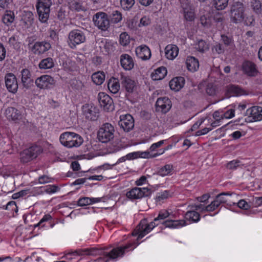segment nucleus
<instances>
[{
	"instance_id": "7ed1b4c3",
	"label": "nucleus",
	"mask_w": 262,
	"mask_h": 262,
	"mask_svg": "<svg viewBox=\"0 0 262 262\" xmlns=\"http://www.w3.org/2000/svg\"><path fill=\"white\" fill-rule=\"evenodd\" d=\"M231 195L229 192H222L215 197V199L210 204L207 205L204 209L208 211H213L217 208L221 204H226L227 206L234 205L235 203L231 200Z\"/></svg>"
},
{
	"instance_id": "cd10ccee",
	"label": "nucleus",
	"mask_w": 262,
	"mask_h": 262,
	"mask_svg": "<svg viewBox=\"0 0 262 262\" xmlns=\"http://www.w3.org/2000/svg\"><path fill=\"white\" fill-rule=\"evenodd\" d=\"M186 64L188 70L193 72L197 71L199 67L198 60L192 56L187 58Z\"/></svg>"
},
{
	"instance_id": "864d4df0",
	"label": "nucleus",
	"mask_w": 262,
	"mask_h": 262,
	"mask_svg": "<svg viewBox=\"0 0 262 262\" xmlns=\"http://www.w3.org/2000/svg\"><path fill=\"white\" fill-rule=\"evenodd\" d=\"M206 92L208 95L214 96L216 93V86L211 83H209L207 85Z\"/></svg>"
},
{
	"instance_id": "20e7f679",
	"label": "nucleus",
	"mask_w": 262,
	"mask_h": 262,
	"mask_svg": "<svg viewBox=\"0 0 262 262\" xmlns=\"http://www.w3.org/2000/svg\"><path fill=\"white\" fill-rule=\"evenodd\" d=\"M245 8L243 3L234 2L230 7V20L234 24L242 23L245 18Z\"/></svg>"
},
{
	"instance_id": "4468645a",
	"label": "nucleus",
	"mask_w": 262,
	"mask_h": 262,
	"mask_svg": "<svg viewBox=\"0 0 262 262\" xmlns=\"http://www.w3.org/2000/svg\"><path fill=\"white\" fill-rule=\"evenodd\" d=\"M98 100L101 107L104 111L110 112L114 110V105L113 99L107 94L100 92L98 95Z\"/></svg>"
},
{
	"instance_id": "a19ab883",
	"label": "nucleus",
	"mask_w": 262,
	"mask_h": 262,
	"mask_svg": "<svg viewBox=\"0 0 262 262\" xmlns=\"http://www.w3.org/2000/svg\"><path fill=\"white\" fill-rule=\"evenodd\" d=\"M173 166L170 164H166L161 167L158 171L157 174L159 176L164 177L169 174L172 170Z\"/></svg>"
},
{
	"instance_id": "393cba45",
	"label": "nucleus",
	"mask_w": 262,
	"mask_h": 262,
	"mask_svg": "<svg viewBox=\"0 0 262 262\" xmlns=\"http://www.w3.org/2000/svg\"><path fill=\"white\" fill-rule=\"evenodd\" d=\"M184 82V78L182 77L173 78L169 82V87L172 90L178 91L183 87Z\"/></svg>"
},
{
	"instance_id": "f8f14e48",
	"label": "nucleus",
	"mask_w": 262,
	"mask_h": 262,
	"mask_svg": "<svg viewBox=\"0 0 262 262\" xmlns=\"http://www.w3.org/2000/svg\"><path fill=\"white\" fill-rule=\"evenodd\" d=\"M56 81L50 75H43L38 77L35 81L36 86L40 89H50L53 88Z\"/></svg>"
},
{
	"instance_id": "e433bc0d",
	"label": "nucleus",
	"mask_w": 262,
	"mask_h": 262,
	"mask_svg": "<svg viewBox=\"0 0 262 262\" xmlns=\"http://www.w3.org/2000/svg\"><path fill=\"white\" fill-rule=\"evenodd\" d=\"M139 230H140V232L138 236L137 241L139 239H141L146 234L150 232L152 229L148 227V225L145 223V221H143L141 222L139 225Z\"/></svg>"
},
{
	"instance_id": "a211bd4d",
	"label": "nucleus",
	"mask_w": 262,
	"mask_h": 262,
	"mask_svg": "<svg viewBox=\"0 0 262 262\" xmlns=\"http://www.w3.org/2000/svg\"><path fill=\"white\" fill-rule=\"evenodd\" d=\"M21 82L23 88L29 89L33 84V80L31 77L30 71L27 69H24L21 71Z\"/></svg>"
},
{
	"instance_id": "2eb2a0df",
	"label": "nucleus",
	"mask_w": 262,
	"mask_h": 262,
	"mask_svg": "<svg viewBox=\"0 0 262 262\" xmlns=\"http://www.w3.org/2000/svg\"><path fill=\"white\" fill-rule=\"evenodd\" d=\"M5 81L7 89L9 92L15 94L17 92L18 84L16 76L12 73L6 74Z\"/></svg>"
},
{
	"instance_id": "0eeeda50",
	"label": "nucleus",
	"mask_w": 262,
	"mask_h": 262,
	"mask_svg": "<svg viewBox=\"0 0 262 262\" xmlns=\"http://www.w3.org/2000/svg\"><path fill=\"white\" fill-rule=\"evenodd\" d=\"M41 151L42 149L40 146H32L20 152V161L24 163H28L36 158Z\"/></svg>"
},
{
	"instance_id": "1a4fd4ad",
	"label": "nucleus",
	"mask_w": 262,
	"mask_h": 262,
	"mask_svg": "<svg viewBox=\"0 0 262 262\" xmlns=\"http://www.w3.org/2000/svg\"><path fill=\"white\" fill-rule=\"evenodd\" d=\"M152 191L147 187H134L127 192L126 195L130 200L141 199L143 197H147L150 195Z\"/></svg>"
},
{
	"instance_id": "e2e57ef3",
	"label": "nucleus",
	"mask_w": 262,
	"mask_h": 262,
	"mask_svg": "<svg viewBox=\"0 0 262 262\" xmlns=\"http://www.w3.org/2000/svg\"><path fill=\"white\" fill-rule=\"evenodd\" d=\"M169 195V192L167 190H165L163 192H161L158 193L157 195V199L159 200H162L168 198Z\"/></svg>"
},
{
	"instance_id": "412c9836",
	"label": "nucleus",
	"mask_w": 262,
	"mask_h": 262,
	"mask_svg": "<svg viewBox=\"0 0 262 262\" xmlns=\"http://www.w3.org/2000/svg\"><path fill=\"white\" fill-rule=\"evenodd\" d=\"M161 154L156 153L154 154H151L149 151H136L129 153L126 155V157L128 160H133L138 158H150L156 157L160 155Z\"/></svg>"
},
{
	"instance_id": "423d86ee",
	"label": "nucleus",
	"mask_w": 262,
	"mask_h": 262,
	"mask_svg": "<svg viewBox=\"0 0 262 262\" xmlns=\"http://www.w3.org/2000/svg\"><path fill=\"white\" fill-rule=\"evenodd\" d=\"M115 128L109 123H104L98 132V138L102 143H107L114 137Z\"/></svg>"
},
{
	"instance_id": "f03ea898",
	"label": "nucleus",
	"mask_w": 262,
	"mask_h": 262,
	"mask_svg": "<svg viewBox=\"0 0 262 262\" xmlns=\"http://www.w3.org/2000/svg\"><path fill=\"white\" fill-rule=\"evenodd\" d=\"M60 143L67 148L79 147L83 142L82 137L73 132H66L62 133L59 137Z\"/></svg>"
},
{
	"instance_id": "2f4dec72",
	"label": "nucleus",
	"mask_w": 262,
	"mask_h": 262,
	"mask_svg": "<svg viewBox=\"0 0 262 262\" xmlns=\"http://www.w3.org/2000/svg\"><path fill=\"white\" fill-rule=\"evenodd\" d=\"M167 74V69L164 67H161L155 70L151 74V78L154 80L162 79Z\"/></svg>"
},
{
	"instance_id": "052dcab7",
	"label": "nucleus",
	"mask_w": 262,
	"mask_h": 262,
	"mask_svg": "<svg viewBox=\"0 0 262 262\" xmlns=\"http://www.w3.org/2000/svg\"><path fill=\"white\" fill-rule=\"evenodd\" d=\"M200 23L204 27L207 28H208L211 25L210 19L205 15L201 17Z\"/></svg>"
},
{
	"instance_id": "a18cd8bd",
	"label": "nucleus",
	"mask_w": 262,
	"mask_h": 262,
	"mask_svg": "<svg viewBox=\"0 0 262 262\" xmlns=\"http://www.w3.org/2000/svg\"><path fill=\"white\" fill-rule=\"evenodd\" d=\"M119 42L123 46H127L130 42L129 36L126 32L121 33L120 35Z\"/></svg>"
},
{
	"instance_id": "3c124183",
	"label": "nucleus",
	"mask_w": 262,
	"mask_h": 262,
	"mask_svg": "<svg viewBox=\"0 0 262 262\" xmlns=\"http://www.w3.org/2000/svg\"><path fill=\"white\" fill-rule=\"evenodd\" d=\"M92 204L90 198L83 197L80 198L77 201V205L79 206H84Z\"/></svg>"
},
{
	"instance_id": "13d9d810",
	"label": "nucleus",
	"mask_w": 262,
	"mask_h": 262,
	"mask_svg": "<svg viewBox=\"0 0 262 262\" xmlns=\"http://www.w3.org/2000/svg\"><path fill=\"white\" fill-rule=\"evenodd\" d=\"M11 2V0H0V10L9 9Z\"/></svg>"
},
{
	"instance_id": "603ef678",
	"label": "nucleus",
	"mask_w": 262,
	"mask_h": 262,
	"mask_svg": "<svg viewBox=\"0 0 262 262\" xmlns=\"http://www.w3.org/2000/svg\"><path fill=\"white\" fill-rule=\"evenodd\" d=\"M170 215L168 211L165 210H161L159 212L158 216L154 219L155 222L163 220Z\"/></svg>"
},
{
	"instance_id": "ddd939ff",
	"label": "nucleus",
	"mask_w": 262,
	"mask_h": 262,
	"mask_svg": "<svg viewBox=\"0 0 262 262\" xmlns=\"http://www.w3.org/2000/svg\"><path fill=\"white\" fill-rule=\"evenodd\" d=\"M119 118L118 125L125 132H129L134 128L135 121L131 115L128 114L122 115Z\"/></svg>"
},
{
	"instance_id": "6e6552de",
	"label": "nucleus",
	"mask_w": 262,
	"mask_h": 262,
	"mask_svg": "<svg viewBox=\"0 0 262 262\" xmlns=\"http://www.w3.org/2000/svg\"><path fill=\"white\" fill-rule=\"evenodd\" d=\"M93 21L95 26L102 31L107 30L110 27V21L108 14L104 12H99L96 13L93 16Z\"/></svg>"
},
{
	"instance_id": "c85d7f7f",
	"label": "nucleus",
	"mask_w": 262,
	"mask_h": 262,
	"mask_svg": "<svg viewBox=\"0 0 262 262\" xmlns=\"http://www.w3.org/2000/svg\"><path fill=\"white\" fill-rule=\"evenodd\" d=\"M69 7L72 11L77 12L85 10L83 2L80 0H70L69 2Z\"/></svg>"
},
{
	"instance_id": "39448f33",
	"label": "nucleus",
	"mask_w": 262,
	"mask_h": 262,
	"mask_svg": "<svg viewBox=\"0 0 262 262\" xmlns=\"http://www.w3.org/2000/svg\"><path fill=\"white\" fill-rule=\"evenodd\" d=\"M52 0H37L36 8L39 20L42 23H47L50 15Z\"/></svg>"
},
{
	"instance_id": "69168bd1",
	"label": "nucleus",
	"mask_w": 262,
	"mask_h": 262,
	"mask_svg": "<svg viewBox=\"0 0 262 262\" xmlns=\"http://www.w3.org/2000/svg\"><path fill=\"white\" fill-rule=\"evenodd\" d=\"M252 204L254 207H258L262 205V196L255 197L252 199Z\"/></svg>"
},
{
	"instance_id": "f3484780",
	"label": "nucleus",
	"mask_w": 262,
	"mask_h": 262,
	"mask_svg": "<svg viewBox=\"0 0 262 262\" xmlns=\"http://www.w3.org/2000/svg\"><path fill=\"white\" fill-rule=\"evenodd\" d=\"M156 110L165 114L167 113L171 107L170 100L166 97L159 98L156 103Z\"/></svg>"
},
{
	"instance_id": "de8ad7c7",
	"label": "nucleus",
	"mask_w": 262,
	"mask_h": 262,
	"mask_svg": "<svg viewBox=\"0 0 262 262\" xmlns=\"http://www.w3.org/2000/svg\"><path fill=\"white\" fill-rule=\"evenodd\" d=\"M245 25L247 26H253L255 24V19L253 15L246 16L245 15L244 20L243 21Z\"/></svg>"
},
{
	"instance_id": "37998d69",
	"label": "nucleus",
	"mask_w": 262,
	"mask_h": 262,
	"mask_svg": "<svg viewBox=\"0 0 262 262\" xmlns=\"http://www.w3.org/2000/svg\"><path fill=\"white\" fill-rule=\"evenodd\" d=\"M135 4V0H120L121 7L125 11L130 10Z\"/></svg>"
},
{
	"instance_id": "f257e3e1",
	"label": "nucleus",
	"mask_w": 262,
	"mask_h": 262,
	"mask_svg": "<svg viewBox=\"0 0 262 262\" xmlns=\"http://www.w3.org/2000/svg\"><path fill=\"white\" fill-rule=\"evenodd\" d=\"M139 243L137 242L129 243L123 247H119L117 248L113 249L110 252H103L96 247L87 248L88 250V255L95 256L97 255H103L107 257L104 262H107L110 259L116 260L119 257L123 256L125 251L133 250L136 247Z\"/></svg>"
},
{
	"instance_id": "c9c22d12",
	"label": "nucleus",
	"mask_w": 262,
	"mask_h": 262,
	"mask_svg": "<svg viewBox=\"0 0 262 262\" xmlns=\"http://www.w3.org/2000/svg\"><path fill=\"white\" fill-rule=\"evenodd\" d=\"M105 74L102 71L94 73L92 75V79L94 83L99 85L102 84L105 80Z\"/></svg>"
},
{
	"instance_id": "4d7b16f0",
	"label": "nucleus",
	"mask_w": 262,
	"mask_h": 262,
	"mask_svg": "<svg viewBox=\"0 0 262 262\" xmlns=\"http://www.w3.org/2000/svg\"><path fill=\"white\" fill-rule=\"evenodd\" d=\"M8 43L10 46L13 47L14 49H17L19 47V43L18 42L15 36H12L9 38Z\"/></svg>"
},
{
	"instance_id": "72a5a7b5",
	"label": "nucleus",
	"mask_w": 262,
	"mask_h": 262,
	"mask_svg": "<svg viewBox=\"0 0 262 262\" xmlns=\"http://www.w3.org/2000/svg\"><path fill=\"white\" fill-rule=\"evenodd\" d=\"M166 227L179 228L186 225L185 220H166L162 222Z\"/></svg>"
},
{
	"instance_id": "9d476101",
	"label": "nucleus",
	"mask_w": 262,
	"mask_h": 262,
	"mask_svg": "<svg viewBox=\"0 0 262 262\" xmlns=\"http://www.w3.org/2000/svg\"><path fill=\"white\" fill-rule=\"evenodd\" d=\"M69 43L72 48L85 41L84 33L80 30L75 29L70 31L68 36Z\"/></svg>"
},
{
	"instance_id": "6e6d98bb",
	"label": "nucleus",
	"mask_w": 262,
	"mask_h": 262,
	"mask_svg": "<svg viewBox=\"0 0 262 262\" xmlns=\"http://www.w3.org/2000/svg\"><path fill=\"white\" fill-rule=\"evenodd\" d=\"M234 205H237L239 208L244 210H247L251 207L250 205L244 200H241L238 203H235Z\"/></svg>"
},
{
	"instance_id": "c756f323",
	"label": "nucleus",
	"mask_w": 262,
	"mask_h": 262,
	"mask_svg": "<svg viewBox=\"0 0 262 262\" xmlns=\"http://www.w3.org/2000/svg\"><path fill=\"white\" fill-rule=\"evenodd\" d=\"M227 92L230 96H238L246 95L247 93L244 90L237 85H229L227 88Z\"/></svg>"
},
{
	"instance_id": "6ab92c4d",
	"label": "nucleus",
	"mask_w": 262,
	"mask_h": 262,
	"mask_svg": "<svg viewBox=\"0 0 262 262\" xmlns=\"http://www.w3.org/2000/svg\"><path fill=\"white\" fill-rule=\"evenodd\" d=\"M243 72L248 76L255 77L258 73L256 65L252 62L245 61L242 64Z\"/></svg>"
},
{
	"instance_id": "4c0bfd02",
	"label": "nucleus",
	"mask_w": 262,
	"mask_h": 262,
	"mask_svg": "<svg viewBox=\"0 0 262 262\" xmlns=\"http://www.w3.org/2000/svg\"><path fill=\"white\" fill-rule=\"evenodd\" d=\"M38 66L41 69H50L54 66V63L52 58L48 57L41 60Z\"/></svg>"
},
{
	"instance_id": "ea45409f",
	"label": "nucleus",
	"mask_w": 262,
	"mask_h": 262,
	"mask_svg": "<svg viewBox=\"0 0 262 262\" xmlns=\"http://www.w3.org/2000/svg\"><path fill=\"white\" fill-rule=\"evenodd\" d=\"M185 217L186 220L192 222H198L200 220V214L194 210L187 211Z\"/></svg>"
},
{
	"instance_id": "49530a36",
	"label": "nucleus",
	"mask_w": 262,
	"mask_h": 262,
	"mask_svg": "<svg viewBox=\"0 0 262 262\" xmlns=\"http://www.w3.org/2000/svg\"><path fill=\"white\" fill-rule=\"evenodd\" d=\"M251 7L256 13H260L261 11L262 4L259 0H252Z\"/></svg>"
},
{
	"instance_id": "8fccbe9b",
	"label": "nucleus",
	"mask_w": 262,
	"mask_h": 262,
	"mask_svg": "<svg viewBox=\"0 0 262 262\" xmlns=\"http://www.w3.org/2000/svg\"><path fill=\"white\" fill-rule=\"evenodd\" d=\"M212 52L213 54H223L224 52V48L221 43H217L212 48Z\"/></svg>"
},
{
	"instance_id": "c03bdc74",
	"label": "nucleus",
	"mask_w": 262,
	"mask_h": 262,
	"mask_svg": "<svg viewBox=\"0 0 262 262\" xmlns=\"http://www.w3.org/2000/svg\"><path fill=\"white\" fill-rule=\"evenodd\" d=\"M229 0H213V5L218 10L225 9L228 6Z\"/></svg>"
},
{
	"instance_id": "774afa93",
	"label": "nucleus",
	"mask_w": 262,
	"mask_h": 262,
	"mask_svg": "<svg viewBox=\"0 0 262 262\" xmlns=\"http://www.w3.org/2000/svg\"><path fill=\"white\" fill-rule=\"evenodd\" d=\"M234 110L230 109L223 114L224 118L230 119L234 116Z\"/></svg>"
},
{
	"instance_id": "aec40b11",
	"label": "nucleus",
	"mask_w": 262,
	"mask_h": 262,
	"mask_svg": "<svg viewBox=\"0 0 262 262\" xmlns=\"http://www.w3.org/2000/svg\"><path fill=\"white\" fill-rule=\"evenodd\" d=\"M95 107L90 104H85L82 107L83 114L90 120H96L97 118Z\"/></svg>"
},
{
	"instance_id": "338daca9",
	"label": "nucleus",
	"mask_w": 262,
	"mask_h": 262,
	"mask_svg": "<svg viewBox=\"0 0 262 262\" xmlns=\"http://www.w3.org/2000/svg\"><path fill=\"white\" fill-rule=\"evenodd\" d=\"M165 140H161L157 143L152 144L149 148L150 151H155L157 148L161 147L164 142Z\"/></svg>"
},
{
	"instance_id": "bf43d9fd",
	"label": "nucleus",
	"mask_w": 262,
	"mask_h": 262,
	"mask_svg": "<svg viewBox=\"0 0 262 262\" xmlns=\"http://www.w3.org/2000/svg\"><path fill=\"white\" fill-rule=\"evenodd\" d=\"M29 191V190L28 189L21 190L18 192L14 193L12 195V198L13 199L16 200L20 197H23L28 193Z\"/></svg>"
},
{
	"instance_id": "5fc2aeb1",
	"label": "nucleus",
	"mask_w": 262,
	"mask_h": 262,
	"mask_svg": "<svg viewBox=\"0 0 262 262\" xmlns=\"http://www.w3.org/2000/svg\"><path fill=\"white\" fill-rule=\"evenodd\" d=\"M240 163L238 160H233L228 163L226 167L229 169L234 170L239 166Z\"/></svg>"
},
{
	"instance_id": "79ce46f5",
	"label": "nucleus",
	"mask_w": 262,
	"mask_h": 262,
	"mask_svg": "<svg viewBox=\"0 0 262 262\" xmlns=\"http://www.w3.org/2000/svg\"><path fill=\"white\" fill-rule=\"evenodd\" d=\"M195 48L199 52L204 53L209 50V45L204 40H200L195 45Z\"/></svg>"
},
{
	"instance_id": "dca6fc26",
	"label": "nucleus",
	"mask_w": 262,
	"mask_h": 262,
	"mask_svg": "<svg viewBox=\"0 0 262 262\" xmlns=\"http://www.w3.org/2000/svg\"><path fill=\"white\" fill-rule=\"evenodd\" d=\"M262 107L254 106L246 111V115L248 116L247 121L255 122L262 120Z\"/></svg>"
},
{
	"instance_id": "58836bf2",
	"label": "nucleus",
	"mask_w": 262,
	"mask_h": 262,
	"mask_svg": "<svg viewBox=\"0 0 262 262\" xmlns=\"http://www.w3.org/2000/svg\"><path fill=\"white\" fill-rule=\"evenodd\" d=\"M22 20L26 25H31L34 20L33 13L30 11H24L23 13Z\"/></svg>"
},
{
	"instance_id": "0e129e2a",
	"label": "nucleus",
	"mask_w": 262,
	"mask_h": 262,
	"mask_svg": "<svg viewBox=\"0 0 262 262\" xmlns=\"http://www.w3.org/2000/svg\"><path fill=\"white\" fill-rule=\"evenodd\" d=\"M104 49L108 54H110L114 52L115 47L111 42H106L104 45Z\"/></svg>"
},
{
	"instance_id": "7c9ffc66",
	"label": "nucleus",
	"mask_w": 262,
	"mask_h": 262,
	"mask_svg": "<svg viewBox=\"0 0 262 262\" xmlns=\"http://www.w3.org/2000/svg\"><path fill=\"white\" fill-rule=\"evenodd\" d=\"M15 20V14L13 11L6 10L2 17L3 22L9 26L11 25Z\"/></svg>"
},
{
	"instance_id": "a878e982",
	"label": "nucleus",
	"mask_w": 262,
	"mask_h": 262,
	"mask_svg": "<svg viewBox=\"0 0 262 262\" xmlns=\"http://www.w3.org/2000/svg\"><path fill=\"white\" fill-rule=\"evenodd\" d=\"M7 118L13 121L19 120L21 119L20 112L13 107H9L5 111Z\"/></svg>"
},
{
	"instance_id": "9b49d317",
	"label": "nucleus",
	"mask_w": 262,
	"mask_h": 262,
	"mask_svg": "<svg viewBox=\"0 0 262 262\" xmlns=\"http://www.w3.org/2000/svg\"><path fill=\"white\" fill-rule=\"evenodd\" d=\"M31 43L29 42L28 46L30 51L33 54L37 55H40L46 53L51 48L50 43L46 40L36 41L33 45L31 46Z\"/></svg>"
},
{
	"instance_id": "b1692460",
	"label": "nucleus",
	"mask_w": 262,
	"mask_h": 262,
	"mask_svg": "<svg viewBox=\"0 0 262 262\" xmlns=\"http://www.w3.org/2000/svg\"><path fill=\"white\" fill-rule=\"evenodd\" d=\"M120 81L123 88L128 93H132L136 86L135 82L128 76L121 75Z\"/></svg>"
},
{
	"instance_id": "5701e85b",
	"label": "nucleus",
	"mask_w": 262,
	"mask_h": 262,
	"mask_svg": "<svg viewBox=\"0 0 262 262\" xmlns=\"http://www.w3.org/2000/svg\"><path fill=\"white\" fill-rule=\"evenodd\" d=\"M120 63L125 70H130L134 66L132 57L127 54H123L120 56Z\"/></svg>"
},
{
	"instance_id": "bb28decb",
	"label": "nucleus",
	"mask_w": 262,
	"mask_h": 262,
	"mask_svg": "<svg viewBox=\"0 0 262 262\" xmlns=\"http://www.w3.org/2000/svg\"><path fill=\"white\" fill-rule=\"evenodd\" d=\"M179 50L176 46L169 45L165 49V55L168 59H173L178 54Z\"/></svg>"
},
{
	"instance_id": "4be33fe9",
	"label": "nucleus",
	"mask_w": 262,
	"mask_h": 262,
	"mask_svg": "<svg viewBox=\"0 0 262 262\" xmlns=\"http://www.w3.org/2000/svg\"><path fill=\"white\" fill-rule=\"evenodd\" d=\"M137 56L142 60L149 59L151 57V51L146 45H141L136 49Z\"/></svg>"
},
{
	"instance_id": "09e8293b",
	"label": "nucleus",
	"mask_w": 262,
	"mask_h": 262,
	"mask_svg": "<svg viewBox=\"0 0 262 262\" xmlns=\"http://www.w3.org/2000/svg\"><path fill=\"white\" fill-rule=\"evenodd\" d=\"M59 188L57 186L55 185H48L44 187L43 191L49 193H53L59 190Z\"/></svg>"
},
{
	"instance_id": "680f3d73",
	"label": "nucleus",
	"mask_w": 262,
	"mask_h": 262,
	"mask_svg": "<svg viewBox=\"0 0 262 262\" xmlns=\"http://www.w3.org/2000/svg\"><path fill=\"white\" fill-rule=\"evenodd\" d=\"M57 17L60 20H63L66 17V11L62 8H60L57 12Z\"/></svg>"
},
{
	"instance_id": "473e14b6",
	"label": "nucleus",
	"mask_w": 262,
	"mask_h": 262,
	"mask_svg": "<svg viewBox=\"0 0 262 262\" xmlns=\"http://www.w3.org/2000/svg\"><path fill=\"white\" fill-rule=\"evenodd\" d=\"M107 87L111 93L116 94L120 88L118 79L114 77L111 78L108 81Z\"/></svg>"
},
{
	"instance_id": "f704fd0d",
	"label": "nucleus",
	"mask_w": 262,
	"mask_h": 262,
	"mask_svg": "<svg viewBox=\"0 0 262 262\" xmlns=\"http://www.w3.org/2000/svg\"><path fill=\"white\" fill-rule=\"evenodd\" d=\"M108 19L110 22L113 24H117L120 22L122 19V14L118 10H113L108 13Z\"/></svg>"
}]
</instances>
